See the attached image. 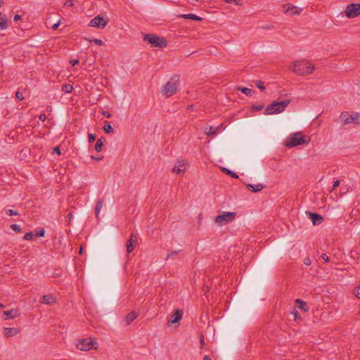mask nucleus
<instances>
[{
  "label": "nucleus",
  "instance_id": "nucleus-1",
  "mask_svg": "<svg viewBox=\"0 0 360 360\" xmlns=\"http://www.w3.org/2000/svg\"><path fill=\"white\" fill-rule=\"evenodd\" d=\"M180 77L178 75H175L170 78L162 87V93L166 97H170L174 95L177 92L178 87L179 86Z\"/></svg>",
  "mask_w": 360,
  "mask_h": 360
},
{
  "label": "nucleus",
  "instance_id": "nucleus-2",
  "mask_svg": "<svg viewBox=\"0 0 360 360\" xmlns=\"http://www.w3.org/2000/svg\"><path fill=\"white\" fill-rule=\"evenodd\" d=\"M292 70L300 75H309L314 71V65L306 60H297L294 63Z\"/></svg>",
  "mask_w": 360,
  "mask_h": 360
},
{
  "label": "nucleus",
  "instance_id": "nucleus-3",
  "mask_svg": "<svg viewBox=\"0 0 360 360\" xmlns=\"http://www.w3.org/2000/svg\"><path fill=\"white\" fill-rule=\"evenodd\" d=\"M291 101L285 99L281 101H273L264 110L265 115L277 114L283 112L285 108L290 104Z\"/></svg>",
  "mask_w": 360,
  "mask_h": 360
},
{
  "label": "nucleus",
  "instance_id": "nucleus-4",
  "mask_svg": "<svg viewBox=\"0 0 360 360\" xmlns=\"http://www.w3.org/2000/svg\"><path fill=\"white\" fill-rule=\"evenodd\" d=\"M143 41L148 43L152 47L165 48L167 45V41L164 37L154 34H145Z\"/></svg>",
  "mask_w": 360,
  "mask_h": 360
},
{
  "label": "nucleus",
  "instance_id": "nucleus-5",
  "mask_svg": "<svg viewBox=\"0 0 360 360\" xmlns=\"http://www.w3.org/2000/svg\"><path fill=\"white\" fill-rule=\"evenodd\" d=\"M305 143L304 136L302 132H296L288 139L285 143L287 148H291Z\"/></svg>",
  "mask_w": 360,
  "mask_h": 360
},
{
  "label": "nucleus",
  "instance_id": "nucleus-6",
  "mask_svg": "<svg viewBox=\"0 0 360 360\" xmlns=\"http://www.w3.org/2000/svg\"><path fill=\"white\" fill-rule=\"evenodd\" d=\"M340 118L345 124L350 123L354 124H360V114L358 112L349 113V112H343L340 115Z\"/></svg>",
  "mask_w": 360,
  "mask_h": 360
},
{
  "label": "nucleus",
  "instance_id": "nucleus-7",
  "mask_svg": "<svg viewBox=\"0 0 360 360\" xmlns=\"http://www.w3.org/2000/svg\"><path fill=\"white\" fill-rule=\"evenodd\" d=\"M95 345H97V342L94 339L89 338L79 340L76 347L82 351H88L91 348H96Z\"/></svg>",
  "mask_w": 360,
  "mask_h": 360
},
{
  "label": "nucleus",
  "instance_id": "nucleus-8",
  "mask_svg": "<svg viewBox=\"0 0 360 360\" xmlns=\"http://www.w3.org/2000/svg\"><path fill=\"white\" fill-rule=\"evenodd\" d=\"M236 216V213L233 212H226L222 214L217 215L215 218V222L219 225H225L232 221Z\"/></svg>",
  "mask_w": 360,
  "mask_h": 360
},
{
  "label": "nucleus",
  "instance_id": "nucleus-9",
  "mask_svg": "<svg viewBox=\"0 0 360 360\" xmlns=\"http://www.w3.org/2000/svg\"><path fill=\"white\" fill-rule=\"evenodd\" d=\"M345 14L348 18H354L360 15V4L352 3L348 4Z\"/></svg>",
  "mask_w": 360,
  "mask_h": 360
},
{
  "label": "nucleus",
  "instance_id": "nucleus-10",
  "mask_svg": "<svg viewBox=\"0 0 360 360\" xmlns=\"http://www.w3.org/2000/svg\"><path fill=\"white\" fill-rule=\"evenodd\" d=\"M109 19L108 18H103L98 15L90 21L89 26L103 29L107 25Z\"/></svg>",
  "mask_w": 360,
  "mask_h": 360
},
{
  "label": "nucleus",
  "instance_id": "nucleus-11",
  "mask_svg": "<svg viewBox=\"0 0 360 360\" xmlns=\"http://www.w3.org/2000/svg\"><path fill=\"white\" fill-rule=\"evenodd\" d=\"M187 163L188 162L186 160H176L175 165L172 169L173 172L179 175H183L186 171V166Z\"/></svg>",
  "mask_w": 360,
  "mask_h": 360
},
{
  "label": "nucleus",
  "instance_id": "nucleus-12",
  "mask_svg": "<svg viewBox=\"0 0 360 360\" xmlns=\"http://www.w3.org/2000/svg\"><path fill=\"white\" fill-rule=\"evenodd\" d=\"M307 213L309 215V218L313 222L314 225H319L324 220V218L319 214L314 213L309 211L307 212Z\"/></svg>",
  "mask_w": 360,
  "mask_h": 360
},
{
  "label": "nucleus",
  "instance_id": "nucleus-13",
  "mask_svg": "<svg viewBox=\"0 0 360 360\" xmlns=\"http://www.w3.org/2000/svg\"><path fill=\"white\" fill-rule=\"evenodd\" d=\"M183 316V311L178 309H176L172 314V319L168 321L167 324L169 326L176 323L181 320Z\"/></svg>",
  "mask_w": 360,
  "mask_h": 360
},
{
  "label": "nucleus",
  "instance_id": "nucleus-14",
  "mask_svg": "<svg viewBox=\"0 0 360 360\" xmlns=\"http://www.w3.org/2000/svg\"><path fill=\"white\" fill-rule=\"evenodd\" d=\"M284 11L285 13H291V14H300L302 11V8L297 9V8L295 6H292L290 4H286L283 5Z\"/></svg>",
  "mask_w": 360,
  "mask_h": 360
},
{
  "label": "nucleus",
  "instance_id": "nucleus-15",
  "mask_svg": "<svg viewBox=\"0 0 360 360\" xmlns=\"http://www.w3.org/2000/svg\"><path fill=\"white\" fill-rule=\"evenodd\" d=\"M4 315L6 316L4 319H13L20 315L18 309H11V310L4 311Z\"/></svg>",
  "mask_w": 360,
  "mask_h": 360
},
{
  "label": "nucleus",
  "instance_id": "nucleus-16",
  "mask_svg": "<svg viewBox=\"0 0 360 360\" xmlns=\"http://www.w3.org/2000/svg\"><path fill=\"white\" fill-rule=\"evenodd\" d=\"M179 18H184L187 20H192L194 21L200 22L202 20V18L198 15H196L193 13H188V14H179L176 15Z\"/></svg>",
  "mask_w": 360,
  "mask_h": 360
},
{
  "label": "nucleus",
  "instance_id": "nucleus-17",
  "mask_svg": "<svg viewBox=\"0 0 360 360\" xmlns=\"http://www.w3.org/2000/svg\"><path fill=\"white\" fill-rule=\"evenodd\" d=\"M20 329L18 328H4V336L7 338L18 335Z\"/></svg>",
  "mask_w": 360,
  "mask_h": 360
},
{
  "label": "nucleus",
  "instance_id": "nucleus-18",
  "mask_svg": "<svg viewBox=\"0 0 360 360\" xmlns=\"http://www.w3.org/2000/svg\"><path fill=\"white\" fill-rule=\"evenodd\" d=\"M41 302L43 304L52 305L56 302V299L53 295L49 294V295H44L42 297Z\"/></svg>",
  "mask_w": 360,
  "mask_h": 360
},
{
  "label": "nucleus",
  "instance_id": "nucleus-19",
  "mask_svg": "<svg viewBox=\"0 0 360 360\" xmlns=\"http://www.w3.org/2000/svg\"><path fill=\"white\" fill-rule=\"evenodd\" d=\"M134 243H136V239H134V235L131 234L130 238L127 240L126 244L127 252L128 254L133 251Z\"/></svg>",
  "mask_w": 360,
  "mask_h": 360
},
{
  "label": "nucleus",
  "instance_id": "nucleus-20",
  "mask_svg": "<svg viewBox=\"0 0 360 360\" xmlns=\"http://www.w3.org/2000/svg\"><path fill=\"white\" fill-rule=\"evenodd\" d=\"M264 185L262 184H257L255 185L250 184L247 185L248 190L254 193H257L262 191L264 188Z\"/></svg>",
  "mask_w": 360,
  "mask_h": 360
},
{
  "label": "nucleus",
  "instance_id": "nucleus-21",
  "mask_svg": "<svg viewBox=\"0 0 360 360\" xmlns=\"http://www.w3.org/2000/svg\"><path fill=\"white\" fill-rule=\"evenodd\" d=\"M295 305L298 309H302L303 311H308V307H307V303L300 299H297L295 300Z\"/></svg>",
  "mask_w": 360,
  "mask_h": 360
},
{
  "label": "nucleus",
  "instance_id": "nucleus-22",
  "mask_svg": "<svg viewBox=\"0 0 360 360\" xmlns=\"http://www.w3.org/2000/svg\"><path fill=\"white\" fill-rule=\"evenodd\" d=\"M220 169L225 174L229 175L233 179H238V175L233 171L226 167H220Z\"/></svg>",
  "mask_w": 360,
  "mask_h": 360
},
{
  "label": "nucleus",
  "instance_id": "nucleus-23",
  "mask_svg": "<svg viewBox=\"0 0 360 360\" xmlns=\"http://www.w3.org/2000/svg\"><path fill=\"white\" fill-rule=\"evenodd\" d=\"M138 315L139 314L134 311L129 313L126 316V321L127 324H130L133 321H134L137 318Z\"/></svg>",
  "mask_w": 360,
  "mask_h": 360
},
{
  "label": "nucleus",
  "instance_id": "nucleus-24",
  "mask_svg": "<svg viewBox=\"0 0 360 360\" xmlns=\"http://www.w3.org/2000/svg\"><path fill=\"white\" fill-rule=\"evenodd\" d=\"M103 203V199H98V201L96 202V205L95 207V215L97 219H98L99 212L102 208Z\"/></svg>",
  "mask_w": 360,
  "mask_h": 360
},
{
  "label": "nucleus",
  "instance_id": "nucleus-25",
  "mask_svg": "<svg viewBox=\"0 0 360 360\" xmlns=\"http://www.w3.org/2000/svg\"><path fill=\"white\" fill-rule=\"evenodd\" d=\"M103 129L104 130V131L106 134H111L114 131V129H113L112 127L111 126L110 123L108 121H107V120L104 121V125L103 127Z\"/></svg>",
  "mask_w": 360,
  "mask_h": 360
},
{
  "label": "nucleus",
  "instance_id": "nucleus-26",
  "mask_svg": "<svg viewBox=\"0 0 360 360\" xmlns=\"http://www.w3.org/2000/svg\"><path fill=\"white\" fill-rule=\"evenodd\" d=\"M237 90L241 91L248 96H251L252 94L254 93V91L248 87L238 86Z\"/></svg>",
  "mask_w": 360,
  "mask_h": 360
},
{
  "label": "nucleus",
  "instance_id": "nucleus-27",
  "mask_svg": "<svg viewBox=\"0 0 360 360\" xmlns=\"http://www.w3.org/2000/svg\"><path fill=\"white\" fill-rule=\"evenodd\" d=\"M103 139L104 138L102 137L97 140V141L95 144V150L96 152H101L102 150L103 147Z\"/></svg>",
  "mask_w": 360,
  "mask_h": 360
},
{
  "label": "nucleus",
  "instance_id": "nucleus-28",
  "mask_svg": "<svg viewBox=\"0 0 360 360\" xmlns=\"http://www.w3.org/2000/svg\"><path fill=\"white\" fill-rule=\"evenodd\" d=\"M8 27V20L6 15H4L0 20V30H6Z\"/></svg>",
  "mask_w": 360,
  "mask_h": 360
},
{
  "label": "nucleus",
  "instance_id": "nucleus-29",
  "mask_svg": "<svg viewBox=\"0 0 360 360\" xmlns=\"http://www.w3.org/2000/svg\"><path fill=\"white\" fill-rule=\"evenodd\" d=\"M73 90V87L70 84H65L62 86V91L64 92L69 94L71 93Z\"/></svg>",
  "mask_w": 360,
  "mask_h": 360
},
{
  "label": "nucleus",
  "instance_id": "nucleus-30",
  "mask_svg": "<svg viewBox=\"0 0 360 360\" xmlns=\"http://www.w3.org/2000/svg\"><path fill=\"white\" fill-rule=\"evenodd\" d=\"M181 251H182V250H180V249L177 250H169V252H168V254L167 255V257H166V260H168L172 257L178 255Z\"/></svg>",
  "mask_w": 360,
  "mask_h": 360
},
{
  "label": "nucleus",
  "instance_id": "nucleus-31",
  "mask_svg": "<svg viewBox=\"0 0 360 360\" xmlns=\"http://www.w3.org/2000/svg\"><path fill=\"white\" fill-rule=\"evenodd\" d=\"M218 129H214L212 127H210V129L206 132L208 136H214L217 135Z\"/></svg>",
  "mask_w": 360,
  "mask_h": 360
},
{
  "label": "nucleus",
  "instance_id": "nucleus-32",
  "mask_svg": "<svg viewBox=\"0 0 360 360\" xmlns=\"http://www.w3.org/2000/svg\"><path fill=\"white\" fill-rule=\"evenodd\" d=\"M255 85L260 90V91H264L265 90V86L264 85V83L261 80H257L255 81Z\"/></svg>",
  "mask_w": 360,
  "mask_h": 360
},
{
  "label": "nucleus",
  "instance_id": "nucleus-33",
  "mask_svg": "<svg viewBox=\"0 0 360 360\" xmlns=\"http://www.w3.org/2000/svg\"><path fill=\"white\" fill-rule=\"evenodd\" d=\"M85 39L89 41V42H94L95 44H96L98 46L103 45V41L101 39H89L85 38Z\"/></svg>",
  "mask_w": 360,
  "mask_h": 360
},
{
  "label": "nucleus",
  "instance_id": "nucleus-34",
  "mask_svg": "<svg viewBox=\"0 0 360 360\" xmlns=\"http://www.w3.org/2000/svg\"><path fill=\"white\" fill-rule=\"evenodd\" d=\"M45 235V229L44 228H41L36 231L35 236L37 237H44Z\"/></svg>",
  "mask_w": 360,
  "mask_h": 360
},
{
  "label": "nucleus",
  "instance_id": "nucleus-35",
  "mask_svg": "<svg viewBox=\"0 0 360 360\" xmlns=\"http://www.w3.org/2000/svg\"><path fill=\"white\" fill-rule=\"evenodd\" d=\"M33 238L34 233L32 231L25 233L23 236V239L25 240H31L33 239Z\"/></svg>",
  "mask_w": 360,
  "mask_h": 360
},
{
  "label": "nucleus",
  "instance_id": "nucleus-36",
  "mask_svg": "<svg viewBox=\"0 0 360 360\" xmlns=\"http://www.w3.org/2000/svg\"><path fill=\"white\" fill-rule=\"evenodd\" d=\"M96 136L93 133H88V141L89 143H92L96 141Z\"/></svg>",
  "mask_w": 360,
  "mask_h": 360
},
{
  "label": "nucleus",
  "instance_id": "nucleus-37",
  "mask_svg": "<svg viewBox=\"0 0 360 360\" xmlns=\"http://www.w3.org/2000/svg\"><path fill=\"white\" fill-rule=\"evenodd\" d=\"M11 228L16 233H20L21 232V228L20 226L17 224H13L11 226Z\"/></svg>",
  "mask_w": 360,
  "mask_h": 360
},
{
  "label": "nucleus",
  "instance_id": "nucleus-38",
  "mask_svg": "<svg viewBox=\"0 0 360 360\" xmlns=\"http://www.w3.org/2000/svg\"><path fill=\"white\" fill-rule=\"evenodd\" d=\"M6 213L10 215V216H17V215H19V212L16 210H7L6 211Z\"/></svg>",
  "mask_w": 360,
  "mask_h": 360
},
{
  "label": "nucleus",
  "instance_id": "nucleus-39",
  "mask_svg": "<svg viewBox=\"0 0 360 360\" xmlns=\"http://www.w3.org/2000/svg\"><path fill=\"white\" fill-rule=\"evenodd\" d=\"M15 98L18 101H22L24 99L23 94L22 92L20 91H17L15 93Z\"/></svg>",
  "mask_w": 360,
  "mask_h": 360
},
{
  "label": "nucleus",
  "instance_id": "nucleus-40",
  "mask_svg": "<svg viewBox=\"0 0 360 360\" xmlns=\"http://www.w3.org/2000/svg\"><path fill=\"white\" fill-rule=\"evenodd\" d=\"M264 108V104H260V105H253L252 108L254 110H256V111H259V110H262L263 108Z\"/></svg>",
  "mask_w": 360,
  "mask_h": 360
},
{
  "label": "nucleus",
  "instance_id": "nucleus-41",
  "mask_svg": "<svg viewBox=\"0 0 360 360\" xmlns=\"http://www.w3.org/2000/svg\"><path fill=\"white\" fill-rule=\"evenodd\" d=\"M354 294L358 299H360V285L354 288Z\"/></svg>",
  "mask_w": 360,
  "mask_h": 360
},
{
  "label": "nucleus",
  "instance_id": "nucleus-42",
  "mask_svg": "<svg viewBox=\"0 0 360 360\" xmlns=\"http://www.w3.org/2000/svg\"><path fill=\"white\" fill-rule=\"evenodd\" d=\"M292 314H293L294 316V319L295 321L298 320V319H301V316L299 314V313L295 310V309H294V310L292 311Z\"/></svg>",
  "mask_w": 360,
  "mask_h": 360
},
{
  "label": "nucleus",
  "instance_id": "nucleus-43",
  "mask_svg": "<svg viewBox=\"0 0 360 360\" xmlns=\"http://www.w3.org/2000/svg\"><path fill=\"white\" fill-rule=\"evenodd\" d=\"M53 153H56L58 155H60L61 154V150H60V146H56L53 148Z\"/></svg>",
  "mask_w": 360,
  "mask_h": 360
},
{
  "label": "nucleus",
  "instance_id": "nucleus-44",
  "mask_svg": "<svg viewBox=\"0 0 360 360\" xmlns=\"http://www.w3.org/2000/svg\"><path fill=\"white\" fill-rule=\"evenodd\" d=\"M321 257L326 262H330V258L327 255V254L326 253H323L321 255Z\"/></svg>",
  "mask_w": 360,
  "mask_h": 360
},
{
  "label": "nucleus",
  "instance_id": "nucleus-45",
  "mask_svg": "<svg viewBox=\"0 0 360 360\" xmlns=\"http://www.w3.org/2000/svg\"><path fill=\"white\" fill-rule=\"evenodd\" d=\"M64 4H65V6H68V7L73 6L74 1L73 0H67Z\"/></svg>",
  "mask_w": 360,
  "mask_h": 360
},
{
  "label": "nucleus",
  "instance_id": "nucleus-46",
  "mask_svg": "<svg viewBox=\"0 0 360 360\" xmlns=\"http://www.w3.org/2000/svg\"><path fill=\"white\" fill-rule=\"evenodd\" d=\"M102 115H104L107 118H110L112 117V114L108 111L103 110Z\"/></svg>",
  "mask_w": 360,
  "mask_h": 360
},
{
  "label": "nucleus",
  "instance_id": "nucleus-47",
  "mask_svg": "<svg viewBox=\"0 0 360 360\" xmlns=\"http://www.w3.org/2000/svg\"><path fill=\"white\" fill-rule=\"evenodd\" d=\"M340 180H336V181H333V189L334 190L336 188H338L340 186Z\"/></svg>",
  "mask_w": 360,
  "mask_h": 360
},
{
  "label": "nucleus",
  "instance_id": "nucleus-48",
  "mask_svg": "<svg viewBox=\"0 0 360 360\" xmlns=\"http://www.w3.org/2000/svg\"><path fill=\"white\" fill-rule=\"evenodd\" d=\"M60 25V21L59 20V21H58L56 23H55V24H53V26H52V27H51V28H52V30H56L58 28V27H59V25Z\"/></svg>",
  "mask_w": 360,
  "mask_h": 360
},
{
  "label": "nucleus",
  "instance_id": "nucleus-49",
  "mask_svg": "<svg viewBox=\"0 0 360 360\" xmlns=\"http://www.w3.org/2000/svg\"><path fill=\"white\" fill-rule=\"evenodd\" d=\"M304 264L305 265H307V266L310 265L311 264V259H310V258L309 257L304 258Z\"/></svg>",
  "mask_w": 360,
  "mask_h": 360
},
{
  "label": "nucleus",
  "instance_id": "nucleus-50",
  "mask_svg": "<svg viewBox=\"0 0 360 360\" xmlns=\"http://www.w3.org/2000/svg\"><path fill=\"white\" fill-rule=\"evenodd\" d=\"M39 120L42 122H44L46 120V115L44 113H42L39 117Z\"/></svg>",
  "mask_w": 360,
  "mask_h": 360
},
{
  "label": "nucleus",
  "instance_id": "nucleus-51",
  "mask_svg": "<svg viewBox=\"0 0 360 360\" xmlns=\"http://www.w3.org/2000/svg\"><path fill=\"white\" fill-rule=\"evenodd\" d=\"M21 18H22V17H21V15H20L15 14V15H14L13 20H14L15 22H17V21L20 20Z\"/></svg>",
  "mask_w": 360,
  "mask_h": 360
},
{
  "label": "nucleus",
  "instance_id": "nucleus-52",
  "mask_svg": "<svg viewBox=\"0 0 360 360\" xmlns=\"http://www.w3.org/2000/svg\"><path fill=\"white\" fill-rule=\"evenodd\" d=\"M70 63L72 66H75L79 63V60L77 59L71 60Z\"/></svg>",
  "mask_w": 360,
  "mask_h": 360
},
{
  "label": "nucleus",
  "instance_id": "nucleus-53",
  "mask_svg": "<svg viewBox=\"0 0 360 360\" xmlns=\"http://www.w3.org/2000/svg\"><path fill=\"white\" fill-rule=\"evenodd\" d=\"M68 217V221L70 222V221L72 220V219L73 218V214H72V212H70V213L68 214V217Z\"/></svg>",
  "mask_w": 360,
  "mask_h": 360
},
{
  "label": "nucleus",
  "instance_id": "nucleus-54",
  "mask_svg": "<svg viewBox=\"0 0 360 360\" xmlns=\"http://www.w3.org/2000/svg\"><path fill=\"white\" fill-rule=\"evenodd\" d=\"M112 268H113V269H114L115 271H117V270L119 269V264H118V263H117V262H115V263L113 264V266H112Z\"/></svg>",
  "mask_w": 360,
  "mask_h": 360
},
{
  "label": "nucleus",
  "instance_id": "nucleus-55",
  "mask_svg": "<svg viewBox=\"0 0 360 360\" xmlns=\"http://www.w3.org/2000/svg\"><path fill=\"white\" fill-rule=\"evenodd\" d=\"M91 158L94 159V160H100L103 159V157L98 158V157H94V156L92 155Z\"/></svg>",
  "mask_w": 360,
  "mask_h": 360
},
{
  "label": "nucleus",
  "instance_id": "nucleus-56",
  "mask_svg": "<svg viewBox=\"0 0 360 360\" xmlns=\"http://www.w3.org/2000/svg\"><path fill=\"white\" fill-rule=\"evenodd\" d=\"M200 343H201L202 345L205 344L204 338H203V335H201V338H200Z\"/></svg>",
  "mask_w": 360,
  "mask_h": 360
},
{
  "label": "nucleus",
  "instance_id": "nucleus-57",
  "mask_svg": "<svg viewBox=\"0 0 360 360\" xmlns=\"http://www.w3.org/2000/svg\"><path fill=\"white\" fill-rule=\"evenodd\" d=\"M203 360H211V359L209 357V356H205Z\"/></svg>",
  "mask_w": 360,
  "mask_h": 360
},
{
  "label": "nucleus",
  "instance_id": "nucleus-58",
  "mask_svg": "<svg viewBox=\"0 0 360 360\" xmlns=\"http://www.w3.org/2000/svg\"><path fill=\"white\" fill-rule=\"evenodd\" d=\"M0 307L1 308H4V305L3 304H1V302H0Z\"/></svg>",
  "mask_w": 360,
  "mask_h": 360
},
{
  "label": "nucleus",
  "instance_id": "nucleus-59",
  "mask_svg": "<svg viewBox=\"0 0 360 360\" xmlns=\"http://www.w3.org/2000/svg\"><path fill=\"white\" fill-rule=\"evenodd\" d=\"M4 4V1L0 0V7L1 6V5Z\"/></svg>",
  "mask_w": 360,
  "mask_h": 360
},
{
  "label": "nucleus",
  "instance_id": "nucleus-60",
  "mask_svg": "<svg viewBox=\"0 0 360 360\" xmlns=\"http://www.w3.org/2000/svg\"><path fill=\"white\" fill-rule=\"evenodd\" d=\"M79 253V254H82V248H80Z\"/></svg>",
  "mask_w": 360,
  "mask_h": 360
}]
</instances>
